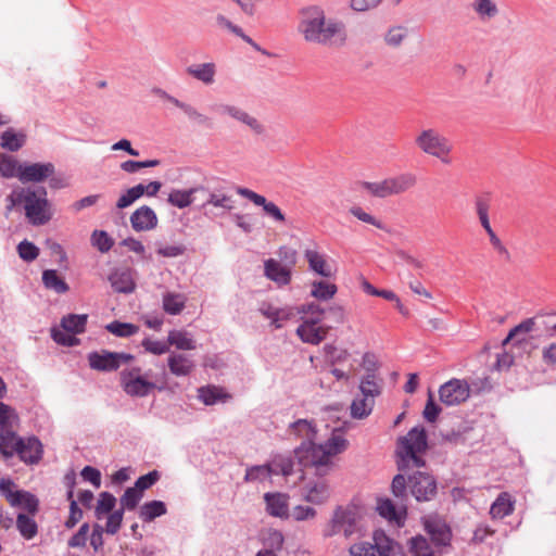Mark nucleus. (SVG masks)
<instances>
[{"instance_id": "obj_1", "label": "nucleus", "mask_w": 556, "mask_h": 556, "mask_svg": "<svg viewBox=\"0 0 556 556\" xmlns=\"http://www.w3.org/2000/svg\"><path fill=\"white\" fill-rule=\"evenodd\" d=\"M290 433L303 439V443L294 453L299 462L305 467H314L319 477L326 476L333 467V457L343 453L349 441L341 428L332 430L330 438L320 444L314 441L317 438V429L313 421L299 419L289 426Z\"/></svg>"}, {"instance_id": "obj_2", "label": "nucleus", "mask_w": 556, "mask_h": 556, "mask_svg": "<svg viewBox=\"0 0 556 556\" xmlns=\"http://www.w3.org/2000/svg\"><path fill=\"white\" fill-rule=\"evenodd\" d=\"M298 31L306 42L327 48L340 49L348 41L345 24L327 17L319 5H308L300 10Z\"/></svg>"}, {"instance_id": "obj_3", "label": "nucleus", "mask_w": 556, "mask_h": 556, "mask_svg": "<svg viewBox=\"0 0 556 556\" xmlns=\"http://www.w3.org/2000/svg\"><path fill=\"white\" fill-rule=\"evenodd\" d=\"M47 194L45 187L17 186L7 197V213H10L15 207H21L29 224L33 226L46 225L53 216L51 203Z\"/></svg>"}, {"instance_id": "obj_4", "label": "nucleus", "mask_w": 556, "mask_h": 556, "mask_svg": "<svg viewBox=\"0 0 556 556\" xmlns=\"http://www.w3.org/2000/svg\"><path fill=\"white\" fill-rule=\"evenodd\" d=\"M427 447V434L422 427H414L406 435L400 438L396 447L399 470L424 467L425 460L419 454L424 453Z\"/></svg>"}, {"instance_id": "obj_5", "label": "nucleus", "mask_w": 556, "mask_h": 556, "mask_svg": "<svg viewBox=\"0 0 556 556\" xmlns=\"http://www.w3.org/2000/svg\"><path fill=\"white\" fill-rule=\"evenodd\" d=\"M363 534L362 515L357 506H338L326 530L327 536L343 535L345 539Z\"/></svg>"}, {"instance_id": "obj_6", "label": "nucleus", "mask_w": 556, "mask_h": 556, "mask_svg": "<svg viewBox=\"0 0 556 556\" xmlns=\"http://www.w3.org/2000/svg\"><path fill=\"white\" fill-rule=\"evenodd\" d=\"M418 149L427 155L440 160L443 164H450L453 146L448 138L435 128L422 129L415 138Z\"/></svg>"}, {"instance_id": "obj_7", "label": "nucleus", "mask_w": 556, "mask_h": 556, "mask_svg": "<svg viewBox=\"0 0 556 556\" xmlns=\"http://www.w3.org/2000/svg\"><path fill=\"white\" fill-rule=\"evenodd\" d=\"M156 375L152 370L142 372L140 367H131L121 372L124 391L130 396L143 397L156 388Z\"/></svg>"}, {"instance_id": "obj_8", "label": "nucleus", "mask_w": 556, "mask_h": 556, "mask_svg": "<svg viewBox=\"0 0 556 556\" xmlns=\"http://www.w3.org/2000/svg\"><path fill=\"white\" fill-rule=\"evenodd\" d=\"M88 316L70 314L64 316L61 320V328H52V339L64 346H75L79 343V340L74 336L85 331Z\"/></svg>"}, {"instance_id": "obj_9", "label": "nucleus", "mask_w": 556, "mask_h": 556, "mask_svg": "<svg viewBox=\"0 0 556 556\" xmlns=\"http://www.w3.org/2000/svg\"><path fill=\"white\" fill-rule=\"evenodd\" d=\"M131 359L132 355L130 354L109 352L106 350L92 352L88 355L89 366L99 371L116 370L122 364L128 363Z\"/></svg>"}, {"instance_id": "obj_10", "label": "nucleus", "mask_w": 556, "mask_h": 556, "mask_svg": "<svg viewBox=\"0 0 556 556\" xmlns=\"http://www.w3.org/2000/svg\"><path fill=\"white\" fill-rule=\"evenodd\" d=\"M440 401L447 405H459L470 396V386L466 380L451 379L439 389Z\"/></svg>"}, {"instance_id": "obj_11", "label": "nucleus", "mask_w": 556, "mask_h": 556, "mask_svg": "<svg viewBox=\"0 0 556 556\" xmlns=\"http://www.w3.org/2000/svg\"><path fill=\"white\" fill-rule=\"evenodd\" d=\"M410 492L418 502L431 501L437 494V482L432 476L416 471L408 477Z\"/></svg>"}, {"instance_id": "obj_12", "label": "nucleus", "mask_w": 556, "mask_h": 556, "mask_svg": "<svg viewBox=\"0 0 556 556\" xmlns=\"http://www.w3.org/2000/svg\"><path fill=\"white\" fill-rule=\"evenodd\" d=\"M55 166L51 162L47 163H23L18 180L22 184H39L53 176Z\"/></svg>"}, {"instance_id": "obj_13", "label": "nucleus", "mask_w": 556, "mask_h": 556, "mask_svg": "<svg viewBox=\"0 0 556 556\" xmlns=\"http://www.w3.org/2000/svg\"><path fill=\"white\" fill-rule=\"evenodd\" d=\"M330 327L321 324V321L303 318L296 329V334L304 343L318 345L326 339Z\"/></svg>"}, {"instance_id": "obj_14", "label": "nucleus", "mask_w": 556, "mask_h": 556, "mask_svg": "<svg viewBox=\"0 0 556 556\" xmlns=\"http://www.w3.org/2000/svg\"><path fill=\"white\" fill-rule=\"evenodd\" d=\"M375 544L361 543L351 546V556H389L390 541L382 532H376L374 535Z\"/></svg>"}, {"instance_id": "obj_15", "label": "nucleus", "mask_w": 556, "mask_h": 556, "mask_svg": "<svg viewBox=\"0 0 556 556\" xmlns=\"http://www.w3.org/2000/svg\"><path fill=\"white\" fill-rule=\"evenodd\" d=\"M237 192L253 202L255 205L262 206L264 213L275 222L283 223L286 220L285 214L281 210L274 202L267 201L265 197L254 192L253 190L241 187L237 189Z\"/></svg>"}, {"instance_id": "obj_16", "label": "nucleus", "mask_w": 556, "mask_h": 556, "mask_svg": "<svg viewBox=\"0 0 556 556\" xmlns=\"http://www.w3.org/2000/svg\"><path fill=\"white\" fill-rule=\"evenodd\" d=\"M424 523L427 533L434 544L444 546L450 543L451 531L445 521L437 517H427Z\"/></svg>"}, {"instance_id": "obj_17", "label": "nucleus", "mask_w": 556, "mask_h": 556, "mask_svg": "<svg viewBox=\"0 0 556 556\" xmlns=\"http://www.w3.org/2000/svg\"><path fill=\"white\" fill-rule=\"evenodd\" d=\"M18 457L25 464H37L42 457V444L36 437L22 438Z\"/></svg>"}, {"instance_id": "obj_18", "label": "nucleus", "mask_w": 556, "mask_h": 556, "mask_svg": "<svg viewBox=\"0 0 556 556\" xmlns=\"http://www.w3.org/2000/svg\"><path fill=\"white\" fill-rule=\"evenodd\" d=\"M130 224L136 231L151 230L157 225V216L150 206L143 205L131 214Z\"/></svg>"}, {"instance_id": "obj_19", "label": "nucleus", "mask_w": 556, "mask_h": 556, "mask_svg": "<svg viewBox=\"0 0 556 556\" xmlns=\"http://www.w3.org/2000/svg\"><path fill=\"white\" fill-rule=\"evenodd\" d=\"M266 503V511L278 518H287L289 516V496L283 493H266L264 495Z\"/></svg>"}, {"instance_id": "obj_20", "label": "nucleus", "mask_w": 556, "mask_h": 556, "mask_svg": "<svg viewBox=\"0 0 556 556\" xmlns=\"http://www.w3.org/2000/svg\"><path fill=\"white\" fill-rule=\"evenodd\" d=\"M469 7L482 23L495 20L501 12L495 0H470Z\"/></svg>"}, {"instance_id": "obj_21", "label": "nucleus", "mask_w": 556, "mask_h": 556, "mask_svg": "<svg viewBox=\"0 0 556 556\" xmlns=\"http://www.w3.org/2000/svg\"><path fill=\"white\" fill-rule=\"evenodd\" d=\"M516 501L508 492H502L497 495L490 507V516L493 520L503 519L514 513Z\"/></svg>"}, {"instance_id": "obj_22", "label": "nucleus", "mask_w": 556, "mask_h": 556, "mask_svg": "<svg viewBox=\"0 0 556 556\" xmlns=\"http://www.w3.org/2000/svg\"><path fill=\"white\" fill-rule=\"evenodd\" d=\"M109 281L114 291L119 293H131L136 287L132 273L128 268L114 270L109 276Z\"/></svg>"}, {"instance_id": "obj_23", "label": "nucleus", "mask_w": 556, "mask_h": 556, "mask_svg": "<svg viewBox=\"0 0 556 556\" xmlns=\"http://www.w3.org/2000/svg\"><path fill=\"white\" fill-rule=\"evenodd\" d=\"M21 444L22 438L13 431V428L0 431V454L4 459L18 455Z\"/></svg>"}, {"instance_id": "obj_24", "label": "nucleus", "mask_w": 556, "mask_h": 556, "mask_svg": "<svg viewBox=\"0 0 556 556\" xmlns=\"http://www.w3.org/2000/svg\"><path fill=\"white\" fill-rule=\"evenodd\" d=\"M188 75L204 85H213L216 76V64L214 62L192 64L186 68Z\"/></svg>"}, {"instance_id": "obj_25", "label": "nucleus", "mask_w": 556, "mask_h": 556, "mask_svg": "<svg viewBox=\"0 0 556 556\" xmlns=\"http://www.w3.org/2000/svg\"><path fill=\"white\" fill-rule=\"evenodd\" d=\"M265 276L278 283L286 286L291 280V270L288 267L281 266L280 262L269 258L264 263Z\"/></svg>"}, {"instance_id": "obj_26", "label": "nucleus", "mask_w": 556, "mask_h": 556, "mask_svg": "<svg viewBox=\"0 0 556 556\" xmlns=\"http://www.w3.org/2000/svg\"><path fill=\"white\" fill-rule=\"evenodd\" d=\"M330 496L329 485L326 481L308 482L304 488V498L313 504H323Z\"/></svg>"}, {"instance_id": "obj_27", "label": "nucleus", "mask_w": 556, "mask_h": 556, "mask_svg": "<svg viewBox=\"0 0 556 556\" xmlns=\"http://www.w3.org/2000/svg\"><path fill=\"white\" fill-rule=\"evenodd\" d=\"M167 365L169 371L177 377L188 376L194 368L193 361L189 356L179 353L170 354Z\"/></svg>"}, {"instance_id": "obj_28", "label": "nucleus", "mask_w": 556, "mask_h": 556, "mask_svg": "<svg viewBox=\"0 0 556 556\" xmlns=\"http://www.w3.org/2000/svg\"><path fill=\"white\" fill-rule=\"evenodd\" d=\"M377 510L383 518L396 522H400L406 514L405 505L402 502L394 504L389 498L380 500L378 502Z\"/></svg>"}, {"instance_id": "obj_29", "label": "nucleus", "mask_w": 556, "mask_h": 556, "mask_svg": "<svg viewBox=\"0 0 556 556\" xmlns=\"http://www.w3.org/2000/svg\"><path fill=\"white\" fill-rule=\"evenodd\" d=\"M305 258L308 262L309 268L316 274L329 278L333 271L331 266L328 264L326 256L314 250L305 251Z\"/></svg>"}, {"instance_id": "obj_30", "label": "nucleus", "mask_w": 556, "mask_h": 556, "mask_svg": "<svg viewBox=\"0 0 556 556\" xmlns=\"http://www.w3.org/2000/svg\"><path fill=\"white\" fill-rule=\"evenodd\" d=\"M388 180L393 195L402 194L414 188L417 184L416 175L408 172L388 177Z\"/></svg>"}, {"instance_id": "obj_31", "label": "nucleus", "mask_w": 556, "mask_h": 556, "mask_svg": "<svg viewBox=\"0 0 556 556\" xmlns=\"http://www.w3.org/2000/svg\"><path fill=\"white\" fill-rule=\"evenodd\" d=\"M203 187H195L188 190L174 189L168 195V202L178 208H185L193 202V194L204 192Z\"/></svg>"}, {"instance_id": "obj_32", "label": "nucleus", "mask_w": 556, "mask_h": 556, "mask_svg": "<svg viewBox=\"0 0 556 556\" xmlns=\"http://www.w3.org/2000/svg\"><path fill=\"white\" fill-rule=\"evenodd\" d=\"M187 302V296L182 293L166 292L163 294V309L169 315L180 314Z\"/></svg>"}, {"instance_id": "obj_33", "label": "nucleus", "mask_w": 556, "mask_h": 556, "mask_svg": "<svg viewBox=\"0 0 556 556\" xmlns=\"http://www.w3.org/2000/svg\"><path fill=\"white\" fill-rule=\"evenodd\" d=\"M207 205L220 208L223 212H229L235 208V200L231 195H228L220 190H214L207 193L206 201L202 206L206 207Z\"/></svg>"}, {"instance_id": "obj_34", "label": "nucleus", "mask_w": 556, "mask_h": 556, "mask_svg": "<svg viewBox=\"0 0 556 556\" xmlns=\"http://www.w3.org/2000/svg\"><path fill=\"white\" fill-rule=\"evenodd\" d=\"M166 511V505L162 501H150L140 507L139 517L144 522H151L155 518L165 515Z\"/></svg>"}, {"instance_id": "obj_35", "label": "nucleus", "mask_w": 556, "mask_h": 556, "mask_svg": "<svg viewBox=\"0 0 556 556\" xmlns=\"http://www.w3.org/2000/svg\"><path fill=\"white\" fill-rule=\"evenodd\" d=\"M167 342L175 345L178 350L190 351L197 348L192 336L184 330H172L168 333Z\"/></svg>"}, {"instance_id": "obj_36", "label": "nucleus", "mask_w": 556, "mask_h": 556, "mask_svg": "<svg viewBox=\"0 0 556 556\" xmlns=\"http://www.w3.org/2000/svg\"><path fill=\"white\" fill-rule=\"evenodd\" d=\"M26 142V135L16 132L14 129L9 128L1 135V148L15 152L18 151Z\"/></svg>"}, {"instance_id": "obj_37", "label": "nucleus", "mask_w": 556, "mask_h": 556, "mask_svg": "<svg viewBox=\"0 0 556 556\" xmlns=\"http://www.w3.org/2000/svg\"><path fill=\"white\" fill-rule=\"evenodd\" d=\"M42 283L54 292L62 294L68 291V285L64 281L62 277L58 275V271L54 269H46L42 273Z\"/></svg>"}, {"instance_id": "obj_38", "label": "nucleus", "mask_w": 556, "mask_h": 556, "mask_svg": "<svg viewBox=\"0 0 556 556\" xmlns=\"http://www.w3.org/2000/svg\"><path fill=\"white\" fill-rule=\"evenodd\" d=\"M408 37V28L403 25H393L383 36L384 43L391 48H399Z\"/></svg>"}, {"instance_id": "obj_39", "label": "nucleus", "mask_w": 556, "mask_h": 556, "mask_svg": "<svg viewBox=\"0 0 556 556\" xmlns=\"http://www.w3.org/2000/svg\"><path fill=\"white\" fill-rule=\"evenodd\" d=\"M337 290L334 283L325 280L313 281L311 295L319 301H328L334 296Z\"/></svg>"}, {"instance_id": "obj_40", "label": "nucleus", "mask_w": 556, "mask_h": 556, "mask_svg": "<svg viewBox=\"0 0 556 556\" xmlns=\"http://www.w3.org/2000/svg\"><path fill=\"white\" fill-rule=\"evenodd\" d=\"M116 505V498L109 492H101L99 494L97 505L94 508V516L97 519H102L105 515L113 513Z\"/></svg>"}, {"instance_id": "obj_41", "label": "nucleus", "mask_w": 556, "mask_h": 556, "mask_svg": "<svg viewBox=\"0 0 556 556\" xmlns=\"http://www.w3.org/2000/svg\"><path fill=\"white\" fill-rule=\"evenodd\" d=\"M22 165L13 156L0 154V176L4 178L16 177L18 179Z\"/></svg>"}, {"instance_id": "obj_42", "label": "nucleus", "mask_w": 556, "mask_h": 556, "mask_svg": "<svg viewBox=\"0 0 556 556\" xmlns=\"http://www.w3.org/2000/svg\"><path fill=\"white\" fill-rule=\"evenodd\" d=\"M273 475H278V470L270 465L252 466L247 469L244 480L248 482L263 481Z\"/></svg>"}, {"instance_id": "obj_43", "label": "nucleus", "mask_w": 556, "mask_h": 556, "mask_svg": "<svg viewBox=\"0 0 556 556\" xmlns=\"http://www.w3.org/2000/svg\"><path fill=\"white\" fill-rule=\"evenodd\" d=\"M16 528L20 531L21 535L26 540L33 539L38 532L36 521L25 514L17 515Z\"/></svg>"}, {"instance_id": "obj_44", "label": "nucleus", "mask_w": 556, "mask_h": 556, "mask_svg": "<svg viewBox=\"0 0 556 556\" xmlns=\"http://www.w3.org/2000/svg\"><path fill=\"white\" fill-rule=\"evenodd\" d=\"M539 316L531 317L522 320L519 325L514 327L509 332L508 336L503 341V345H506L508 342L514 340L515 338H518L521 334H527L531 331H533L536 328Z\"/></svg>"}, {"instance_id": "obj_45", "label": "nucleus", "mask_w": 556, "mask_h": 556, "mask_svg": "<svg viewBox=\"0 0 556 556\" xmlns=\"http://www.w3.org/2000/svg\"><path fill=\"white\" fill-rule=\"evenodd\" d=\"M375 401L367 396H363L361 399H355L351 405V414L354 418L362 419L368 416L374 407Z\"/></svg>"}, {"instance_id": "obj_46", "label": "nucleus", "mask_w": 556, "mask_h": 556, "mask_svg": "<svg viewBox=\"0 0 556 556\" xmlns=\"http://www.w3.org/2000/svg\"><path fill=\"white\" fill-rule=\"evenodd\" d=\"M12 506H21L29 514L35 515L38 510L39 501L29 492L16 491V503L11 504Z\"/></svg>"}, {"instance_id": "obj_47", "label": "nucleus", "mask_w": 556, "mask_h": 556, "mask_svg": "<svg viewBox=\"0 0 556 556\" xmlns=\"http://www.w3.org/2000/svg\"><path fill=\"white\" fill-rule=\"evenodd\" d=\"M362 186L371 195L377 198H388L393 195L388 178L377 182L363 181Z\"/></svg>"}, {"instance_id": "obj_48", "label": "nucleus", "mask_w": 556, "mask_h": 556, "mask_svg": "<svg viewBox=\"0 0 556 556\" xmlns=\"http://www.w3.org/2000/svg\"><path fill=\"white\" fill-rule=\"evenodd\" d=\"M296 312L302 315L301 319L312 318L316 321H323L324 315L326 314V309L315 302L300 305Z\"/></svg>"}, {"instance_id": "obj_49", "label": "nucleus", "mask_w": 556, "mask_h": 556, "mask_svg": "<svg viewBox=\"0 0 556 556\" xmlns=\"http://www.w3.org/2000/svg\"><path fill=\"white\" fill-rule=\"evenodd\" d=\"M142 497L143 494L135 486L127 488L122 497L119 498V503L122 506L121 508L123 510H134L139 504V502L142 500Z\"/></svg>"}, {"instance_id": "obj_50", "label": "nucleus", "mask_w": 556, "mask_h": 556, "mask_svg": "<svg viewBox=\"0 0 556 556\" xmlns=\"http://www.w3.org/2000/svg\"><path fill=\"white\" fill-rule=\"evenodd\" d=\"M359 390L363 396L375 399L380 394V387L377 383L374 372H368L361 381Z\"/></svg>"}, {"instance_id": "obj_51", "label": "nucleus", "mask_w": 556, "mask_h": 556, "mask_svg": "<svg viewBox=\"0 0 556 556\" xmlns=\"http://www.w3.org/2000/svg\"><path fill=\"white\" fill-rule=\"evenodd\" d=\"M106 330L116 337L128 338L137 333L139 327L129 323L112 321L106 325Z\"/></svg>"}, {"instance_id": "obj_52", "label": "nucleus", "mask_w": 556, "mask_h": 556, "mask_svg": "<svg viewBox=\"0 0 556 556\" xmlns=\"http://www.w3.org/2000/svg\"><path fill=\"white\" fill-rule=\"evenodd\" d=\"M409 551L414 556H433L431 546L421 535H417L410 539Z\"/></svg>"}, {"instance_id": "obj_53", "label": "nucleus", "mask_w": 556, "mask_h": 556, "mask_svg": "<svg viewBox=\"0 0 556 556\" xmlns=\"http://www.w3.org/2000/svg\"><path fill=\"white\" fill-rule=\"evenodd\" d=\"M142 197V184L134 186L126 190L117 200V208H126L130 206L136 200Z\"/></svg>"}, {"instance_id": "obj_54", "label": "nucleus", "mask_w": 556, "mask_h": 556, "mask_svg": "<svg viewBox=\"0 0 556 556\" xmlns=\"http://www.w3.org/2000/svg\"><path fill=\"white\" fill-rule=\"evenodd\" d=\"M236 121L248 126L255 135H263L265 132L264 125L243 109L238 114Z\"/></svg>"}, {"instance_id": "obj_55", "label": "nucleus", "mask_w": 556, "mask_h": 556, "mask_svg": "<svg viewBox=\"0 0 556 556\" xmlns=\"http://www.w3.org/2000/svg\"><path fill=\"white\" fill-rule=\"evenodd\" d=\"M223 397V391L216 387H202L199 389V399L205 405H214Z\"/></svg>"}, {"instance_id": "obj_56", "label": "nucleus", "mask_w": 556, "mask_h": 556, "mask_svg": "<svg viewBox=\"0 0 556 556\" xmlns=\"http://www.w3.org/2000/svg\"><path fill=\"white\" fill-rule=\"evenodd\" d=\"M17 419V416L14 409L0 402V431L13 428L14 421Z\"/></svg>"}, {"instance_id": "obj_57", "label": "nucleus", "mask_w": 556, "mask_h": 556, "mask_svg": "<svg viewBox=\"0 0 556 556\" xmlns=\"http://www.w3.org/2000/svg\"><path fill=\"white\" fill-rule=\"evenodd\" d=\"M18 256L25 262H33L39 255V249L27 240H23L17 245Z\"/></svg>"}, {"instance_id": "obj_58", "label": "nucleus", "mask_w": 556, "mask_h": 556, "mask_svg": "<svg viewBox=\"0 0 556 556\" xmlns=\"http://www.w3.org/2000/svg\"><path fill=\"white\" fill-rule=\"evenodd\" d=\"M91 240L92 244L102 253L110 251L113 247V240L103 230H94Z\"/></svg>"}, {"instance_id": "obj_59", "label": "nucleus", "mask_w": 556, "mask_h": 556, "mask_svg": "<svg viewBox=\"0 0 556 556\" xmlns=\"http://www.w3.org/2000/svg\"><path fill=\"white\" fill-rule=\"evenodd\" d=\"M283 544V535L278 530H269L264 536V548L271 549L274 553L280 551Z\"/></svg>"}, {"instance_id": "obj_60", "label": "nucleus", "mask_w": 556, "mask_h": 556, "mask_svg": "<svg viewBox=\"0 0 556 556\" xmlns=\"http://www.w3.org/2000/svg\"><path fill=\"white\" fill-rule=\"evenodd\" d=\"M124 510L122 508L114 510L108 517L105 525V532L109 534H116L122 526Z\"/></svg>"}, {"instance_id": "obj_61", "label": "nucleus", "mask_w": 556, "mask_h": 556, "mask_svg": "<svg viewBox=\"0 0 556 556\" xmlns=\"http://www.w3.org/2000/svg\"><path fill=\"white\" fill-rule=\"evenodd\" d=\"M160 479V472L157 470H152L147 475H143L137 479L135 482V488L138 489L142 494L146 490L150 489L153 484H155Z\"/></svg>"}, {"instance_id": "obj_62", "label": "nucleus", "mask_w": 556, "mask_h": 556, "mask_svg": "<svg viewBox=\"0 0 556 556\" xmlns=\"http://www.w3.org/2000/svg\"><path fill=\"white\" fill-rule=\"evenodd\" d=\"M278 256L281 266L288 267L291 270L296 264V251L289 247H281L278 251Z\"/></svg>"}, {"instance_id": "obj_63", "label": "nucleus", "mask_w": 556, "mask_h": 556, "mask_svg": "<svg viewBox=\"0 0 556 556\" xmlns=\"http://www.w3.org/2000/svg\"><path fill=\"white\" fill-rule=\"evenodd\" d=\"M441 413V407L434 402L431 392L428 394V401L424 409V418L429 422H434Z\"/></svg>"}, {"instance_id": "obj_64", "label": "nucleus", "mask_w": 556, "mask_h": 556, "mask_svg": "<svg viewBox=\"0 0 556 556\" xmlns=\"http://www.w3.org/2000/svg\"><path fill=\"white\" fill-rule=\"evenodd\" d=\"M181 111L191 122L198 125H207L210 123V118L206 115L199 112L189 103H186Z\"/></svg>"}]
</instances>
